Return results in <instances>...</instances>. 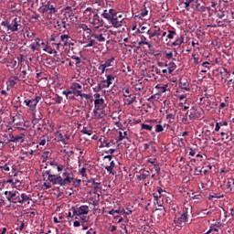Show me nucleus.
<instances>
[{
  "label": "nucleus",
  "mask_w": 234,
  "mask_h": 234,
  "mask_svg": "<svg viewBox=\"0 0 234 234\" xmlns=\"http://www.w3.org/2000/svg\"><path fill=\"white\" fill-rule=\"evenodd\" d=\"M32 101L35 102V104L37 105V103H39V101H41V97L36 96L34 99H32Z\"/></svg>",
  "instance_id": "60"
},
{
  "label": "nucleus",
  "mask_w": 234,
  "mask_h": 234,
  "mask_svg": "<svg viewBox=\"0 0 234 234\" xmlns=\"http://www.w3.org/2000/svg\"><path fill=\"white\" fill-rule=\"evenodd\" d=\"M64 17L69 20L70 23H74L78 19V17L76 16V15H74V12L72 11L66 12L64 14Z\"/></svg>",
  "instance_id": "15"
},
{
  "label": "nucleus",
  "mask_w": 234,
  "mask_h": 234,
  "mask_svg": "<svg viewBox=\"0 0 234 234\" xmlns=\"http://www.w3.org/2000/svg\"><path fill=\"white\" fill-rule=\"evenodd\" d=\"M154 169L157 173V175H160V166L158 165V164L154 165Z\"/></svg>",
  "instance_id": "64"
},
{
  "label": "nucleus",
  "mask_w": 234,
  "mask_h": 234,
  "mask_svg": "<svg viewBox=\"0 0 234 234\" xmlns=\"http://www.w3.org/2000/svg\"><path fill=\"white\" fill-rule=\"evenodd\" d=\"M112 63H114V57L107 59L102 65L104 68L109 69V67H112Z\"/></svg>",
  "instance_id": "29"
},
{
  "label": "nucleus",
  "mask_w": 234,
  "mask_h": 234,
  "mask_svg": "<svg viewBox=\"0 0 234 234\" xmlns=\"http://www.w3.org/2000/svg\"><path fill=\"white\" fill-rule=\"evenodd\" d=\"M5 195L8 202H12L13 204H19L20 194L17 191H5L4 193Z\"/></svg>",
  "instance_id": "9"
},
{
  "label": "nucleus",
  "mask_w": 234,
  "mask_h": 234,
  "mask_svg": "<svg viewBox=\"0 0 234 234\" xmlns=\"http://www.w3.org/2000/svg\"><path fill=\"white\" fill-rule=\"evenodd\" d=\"M84 14H89V23H90V25H94L96 27L95 29L100 28V27L103 26V19H101L100 17V15H98L96 11H93L92 8H87L84 11Z\"/></svg>",
  "instance_id": "4"
},
{
  "label": "nucleus",
  "mask_w": 234,
  "mask_h": 234,
  "mask_svg": "<svg viewBox=\"0 0 234 234\" xmlns=\"http://www.w3.org/2000/svg\"><path fill=\"white\" fill-rule=\"evenodd\" d=\"M205 234H218V229L210 227L209 230Z\"/></svg>",
  "instance_id": "36"
},
{
  "label": "nucleus",
  "mask_w": 234,
  "mask_h": 234,
  "mask_svg": "<svg viewBox=\"0 0 234 234\" xmlns=\"http://www.w3.org/2000/svg\"><path fill=\"white\" fill-rule=\"evenodd\" d=\"M101 16L104 19H107L109 23L112 25L113 28H120V27H123V15H119L116 9H105L101 13Z\"/></svg>",
  "instance_id": "1"
},
{
  "label": "nucleus",
  "mask_w": 234,
  "mask_h": 234,
  "mask_svg": "<svg viewBox=\"0 0 234 234\" xmlns=\"http://www.w3.org/2000/svg\"><path fill=\"white\" fill-rule=\"evenodd\" d=\"M43 50L44 52H48V54H54V57L56 58V56H58V50L56 49H52V48H48V47L45 46L43 47Z\"/></svg>",
  "instance_id": "28"
},
{
  "label": "nucleus",
  "mask_w": 234,
  "mask_h": 234,
  "mask_svg": "<svg viewBox=\"0 0 234 234\" xmlns=\"http://www.w3.org/2000/svg\"><path fill=\"white\" fill-rule=\"evenodd\" d=\"M57 26L58 27L59 31L63 33L67 32V30L70 28V25H61L60 22H57Z\"/></svg>",
  "instance_id": "22"
},
{
  "label": "nucleus",
  "mask_w": 234,
  "mask_h": 234,
  "mask_svg": "<svg viewBox=\"0 0 234 234\" xmlns=\"http://www.w3.org/2000/svg\"><path fill=\"white\" fill-rule=\"evenodd\" d=\"M19 21H17V18L13 19V25L11 26V32H17L19 30Z\"/></svg>",
  "instance_id": "19"
},
{
  "label": "nucleus",
  "mask_w": 234,
  "mask_h": 234,
  "mask_svg": "<svg viewBox=\"0 0 234 234\" xmlns=\"http://www.w3.org/2000/svg\"><path fill=\"white\" fill-rule=\"evenodd\" d=\"M116 80V77L113 75H107L106 80H101L98 84V90H103V89H109L111 85H112V82Z\"/></svg>",
  "instance_id": "8"
},
{
  "label": "nucleus",
  "mask_w": 234,
  "mask_h": 234,
  "mask_svg": "<svg viewBox=\"0 0 234 234\" xmlns=\"http://www.w3.org/2000/svg\"><path fill=\"white\" fill-rule=\"evenodd\" d=\"M184 5H185V8L186 10H187V12H189V6H191V2H189V0H186V2H184Z\"/></svg>",
  "instance_id": "50"
},
{
  "label": "nucleus",
  "mask_w": 234,
  "mask_h": 234,
  "mask_svg": "<svg viewBox=\"0 0 234 234\" xmlns=\"http://www.w3.org/2000/svg\"><path fill=\"white\" fill-rule=\"evenodd\" d=\"M189 211H191V209L186 208L183 214L176 216L174 219L176 226L179 228H182V226H186V222H187V218H189Z\"/></svg>",
  "instance_id": "6"
},
{
  "label": "nucleus",
  "mask_w": 234,
  "mask_h": 234,
  "mask_svg": "<svg viewBox=\"0 0 234 234\" xmlns=\"http://www.w3.org/2000/svg\"><path fill=\"white\" fill-rule=\"evenodd\" d=\"M139 45H147V47L149 48H151V44H149V42H147V38L144 35L141 36V40L139 42Z\"/></svg>",
  "instance_id": "32"
},
{
  "label": "nucleus",
  "mask_w": 234,
  "mask_h": 234,
  "mask_svg": "<svg viewBox=\"0 0 234 234\" xmlns=\"http://www.w3.org/2000/svg\"><path fill=\"white\" fill-rule=\"evenodd\" d=\"M79 27L81 28V30H83L84 32L87 31V30H90V29L89 28V27H88L87 25H85V24H80V25L79 26Z\"/></svg>",
  "instance_id": "51"
},
{
  "label": "nucleus",
  "mask_w": 234,
  "mask_h": 234,
  "mask_svg": "<svg viewBox=\"0 0 234 234\" xmlns=\"http://www.w3.org/2000/svg\"><path fill=\"white\" fill-rule=\"evenodd\" d=\"M35 43H36L37 47H38V48L41 46L47 47V45H45V42L41 41V39H39V38H35Z\"/></svg>",
  "instance_id": "38"
},
{
  "label": "nucleus",
  "mask_w": 234,
  "mask_h": 234,
  "mask_svg": "<svg viewBox=\"0 0 234 234\" xmlns=\"http://www.w3.org/2000/svg\"><path fill=\"white\" fill-rule=\"evenodd\" d=\"M175 36H176V31H175V30H168V34L166 35V37L168 39H174Z\"/></svg>",
  "instance_id": "34"
},
{
  "label": "nucleus",
  "mask_w": 234,
  "mask_h": 234,
  "mask_svg": "<svg viewBox=\"0 0 234 234\" xmlns=\"http://www.w3.org/2000/svg\"><path fill=\"white\" fill-rule=\"evenodd\" d=\"M71 59H75L76 65H80V63H81V58L80 57H76V55L71 56Z\"/></svg>",
  "instance_id": "48"
},
{
  "label": "nucleus",
  "mask_w": 234,
  "mask_h": 234,
  "mask_svg": "<svg viewBox=\"0 0 234 234\" xmlns=\"http://www.w3.org/2000/svg\"><path fill=\"white\" fill-rule=\"evenodd\" d=\"M129 94H130L129 88H125L124 93H123L124 98H131V95Z\"/></svg>",
  "instance_id": "58"
},
{
  "label": "nucleus",
  "mask_w": 234,
  "mask_h": 234,
  "mask_svg": "<svg viewBox=\"0 0 234 234\" xmlns=\"http://www.w3.org/2000/svg\"><path fill=\"white\" fill-rule=\"evenodd\" d=\"M210 9H211V7H206V6L198 4V2L196 3L195 10H197V12H206V10H210Z\"/></svg>",
  "instance_id": "20"
},
{
  "label": "nucleus",
  "mask_w": 234,
  "mask_h": 234,
  "mask_svg": "<svg viewBox=\"0 0 234 234\" xmlns=\"http://www.w3.org/2000/svg\"><path fill=\"white\" fill-rule=\"evenodd\" d=\"M224 196H217V195H209L208 196V200H212V198H223Z\"/></svg>",
  "instance_id": "57"
},
{
  "label": "nucleus",
  "mask_w": 234,
  "mask_h": 234,
  "mask_svg": "<svg viewBox=\"0 0 234 234\" xmlns=\"http://www.w3.org/2000/svg\"><path fill=\"white\" fill-rule=\"evenodd\" d=\"M142 129H144V131H153V125L142 124Z\"/></svg>",
  "instance_id": "43"
},
{
  "label": "nucleus",
  "mask_w": 234,
  "mask_h": 234,
  "mask_svg": "<svg viewBox=\"0 0 234 234\" xmlns=\"http://www.w3.org/2000/svg\"><path fill=\"white\" fill-rule=\"evenodd\" d=\"M192 58L194 59L195 65H198V63H200V58L197 56V53H192Z\"/></svg>",
  "instance_id": "35"
},
{
  "label": "nucleus",
  "mask_w": 234,
  "mask_h": 234,
  "mask_svg": "<svg viewBox=\"0 0 234 234\" xmlns=\"http://www.w3.org/2000/svg\"><path fill=\"white\" fill-rule=\"evenodd\" d=\"M149 14V9L144 5V8L141 11V14L138 16L139 19H145L146 16Z\"/></svg>",
  "instance_id": "24"
},
{
  "label": "nucleus",
  "mask_w": 234,
  "mask_h": 234,
  "mask_svg": "<svg viewBox=\"0 0 234 234\" xmlns=\"http://www.w3.org/2000/svg\"><path fill=\"white\" fill-rule=\"evenodd\" d=\"M24 103L27 105V107H29L30 111H36V108L37 107L32 99L25 100Z\"/></svg>",
  "instance_id": "16"
},
{
  "label": "nucleus",
  "mask_w": 234,
  "mask_h": 234,
  "mask_svg": "<svg viewBox=\"0 0 234 234\" xmlns=\"http://www.w3.org/2000/svg\"><path fill=\"white\" fill-rule=\"evenodd\" d=\"M62 94H63L64 96H66L67 98H69V94H72V93H71V91H70V89H69V90H63V91H62Z\"/></svg>",
  "instance_id": "63"
},
{
  "label": "nucleus",
  "mask_w": 234,
  "mask_h": 234,
  "mask_svg": "<svg viewBox=\"0 0 234 234\" xmlns=\"http://www.w3.org/2000/svg\"><path fill=\"white\" fill-rule=\"evenodd\" d=\"M168 74H173L176 70V64L175 62L168 63Z\"/></svg>",
  "instance_id": "26"
},
{
  "label": "nucleus",
  "mask_w": 234,
  "mask_h": 234,
  "mask_svg": "<svg viewBox=\"0 0 234 234\" xmlns=\"http://www.w3.org/2000/svg\"><path fill=\"white\" fill-rule=\"evenodd\" d=\"M79 173H80L81 176L87 177V167L83 166Z\"/></svg>",
  "instance_id": "40"
},
{
  "label": "nucleus",
  "mask_w": 234,
  "mask_h": 234,
  "mask_svg": "<svg viewBox=\"0 0 234 234\" xmlns=\"http://www.w3.org/2000/svg\"><path fill=\"white\" fill-rule=\"evenodd\" d=\"M147 176H149L148 174H141L140 176H138V180H145L147 178Z\"/></svg>",
  "instance_id": "53"
},
{
  "label": "nucleus",
  "mask_w": 234,
  "mask_h": 234,
  "mask_svg": "<svg viewBox=\"0 0 234 234\" xmlns=\"http://www.w3.org/2000/svg\"><path fill=\"white\" fill-rule=\"evenodd\" d=\"M54 174L50 173V170H47L43 173L42 176L45 178L46 176H53Z\"/></svg>",
  "instance_id": "62"
},
{
  "label": "nucleus",
  "mask_w": 234,
  "mask_h": 234,
  "mask_svg": "<svg viewBox=\"0 0 234 234\" xmlns=\"http://www.w3.org/2000/svg\"><path fill=\"white\" fill-rule=\"evenodd\" d=\"M122 140H125V137L123 135V132L119 131V136L117 137V142H122Z\"/></svg>",
  "instance_id": "42"
},
{
  "label": "nucleus",
  "mask_w": 234,
  "mask_h": 234,
  "mask_svg": "<svg viewBox=\"0 0 234 234\" xmlns=\"http://www.w3.org/2000/svg\"><path fill=\"white\" fill-rule=\"evenodd\" d=\"M190 114L188 115L189 120H196L197 118H200V113L197 112V109L195 107H192Z\"/></svg>",
  "instance_id": "18"
},
{
  "label": "nucleus",
  "mask_w": 234,
  "mask_h": 234,
  "mask_svg": "<svg viewBox=\"0 0 234 234\" xmlns=\"http://www.w3.org/2000/svg\"><path fill=\"white\" fill-rule=\"evenodd\" d=\"M24 136H25L24 133L16 135L15 137V144H23V142H25V139L23 138Z\"/></svg>",
  "instance_id": "31"
},
{
  "label": "nucleus",
  "mask_w": 234,
  "mask_h": 234,
  "mask_svg": "<svg viewBox=\"0 0 234 234\" xmlns=\"http://www.w3.org/2000/svg\"><path fill=\"white\" fill-rule=\"evenodd\" d=\"M90 37H93L99 43H105L107 39V29L101 27L97 28L94 32L90 35Z\"/></svg>",
  "instance_id": "5"
},
{
  "label": "nucleus",
  "mask_w": 234,
  "mask_h": 234,
  "mask_svg": "<svg viewBox=\"0 0 234 234\" xmlns=\"http://www.w3.org/2000/svg\"><path fill=\"white\" fill-rule=\"evenodd\" d=\"M98 45V41H96V38H90L89 43L84 46L85 48H89V47H96Z\"/></svg>",
  "instance_id": "30"
},
{
  "label": "nucleus",
  "mask_w": 234,
  "mask_h": 234,
  "mask_svg": "<svg viewBox=\"0 0 234 234\" xmlns=\"http://www.w3.org/2000/svg\"><path fill=\"white\" fill-rule=\"evenodd\" d=\"M127 101V105H133V103L136 101V97H132L131 99H128Z\"/></svg>",
  "instance_id": "54"
},
{
  "label": "nucleus",
  "mask_w": 234,
  "mask_h": 234,
  "mask_svg": "<svg viewBox=\"0 0 234 234\" xmlns=\"http://www.w3.org/2000/svg\"><path fill=\"white\" fill-rule=\"evenodd\" d=\"M72 180H74L72 174L69 173L67 170H64L62 176L53 175L48 176V182L53 186H60L61 187L72 184Z\"/></svg>",
  "instance_id": "2"
},
{
  "label": "nucleus",
  "mask_w": 234,
  "mask_h": 234,
  "mask_svg": "<svg viewBox=\"0 0 234 234\" xmlns=\"http://www.w3.org/2000/svg\"><path fill=\"white\" fill-rule=\"evenodd\" d=\"M179 87L183 90H186V92H190L191 91V86L189 85V80H187V79H186V78L180 79V80H179Z\"/></svg>",
  "instance_id": "11"
},
{
  "label": "nucleus",
  "mask_w": 234,
  "mask_h": 234,
  "mask_svg": "<svg viewBox=\"0 0 234 234\" xmlns=\"http://www.w3.org/2000/svg\"><path fill=\"white\" fill-rule=\"evenodd\" d=\"M30 48H31V50H33V51H37V52H39V50H41V48H39V47H37V44H31L30 45Z\"/></svg>",
  "instance_id": "45"
},
{
  "label": "nucleus",
  "mask_w": 234,
  "mask_h": 234,
  "mask_svg": "<svg viewBox=\"0 0 234 234\" xmlns=\"http://www.w3.org/2000/svg\"><path fill=\"white\" fill-rule=\"evenodd\" d=\"M81 224H83V223L81 222V220L76 219V220L74 221V223H73V226H74V228H80V226H81Z\"/></svg>",
  "instance_id": "52"
},
{
  "label": "nucleus",
  "mask_w": 234,
  "mask_h": 234,
  "mask_svg": "<svg viewBox=\"0 0 234 234\" xmlns=\"http://www.w3.org/2000/svg\"><path fill=\"white\" fill-rule=\"evenodd\" d=\"M82 134H87L88 136H92V129L90 128H87V127H83V129L81 130Z\"/></svg>",
  "instance_id": "33"
},
{
  "label": "nucleus",
  "mask_w": 234,
  "mask_h": 234,
  "mask_svg": "<svg viewBox=\"0 0 234 234\" xmlns=\"http://www.w3.org/2000/svg\"><path fill=\"white\" fill-rule=\"evenodd\" d=\"M147 163L152 164V165H156V158H149Z\"/></svg>",
  "instance_id": "59"
},
{
  "label": "nucleus",
  "mask_w": 234,
  "mask_h": 234,
  "mask_svg": "<svg viewBox=\"0 0 234 234\" xmlns=\"http://www.w3.org/2000/svg\"><path fill=\"white\" fill-rule=\"evenodd\" d=\"M165 58H166V59H173V52L170 51V52L165 53Z\"/></svg>",
  "instance_id": "61"
},
{
  "label": "nucleus",
  "mask_w": 234,
  "mask_h": 234,
  "mask_svg": "<svg viewBox=\"0 0 234 234\" xmlns=\"http://www.w3.org/2000/svg\"><path fill=\"white\" fill-rule=\"evenodd\" d=\"M102 116H104L103 112L100 110V108H94L93 114L91 116L92 120H99Z\"/></svg>",
  "instance_id": "14"
},
{
  "label": "nucleus",
  "mask_w": 234,
  "mask_h": 234,
  "mask_svg": "<svg viewBox=\"0 0 234 234\" xmlns=\"http://www.w3.org/2000/svg\"><path fill=\"white\" fill-rule=\"evenodd\" d=\"M104 169H106V171H107L110 175H116V171H114V168H112V166L106 165V166L104 167Z\"/></svg>",
  "instance_id": "37"
},
{
  "label": "nucleus",
  "mask_w": 234,
  "mask_h": 234,
  "mask_svg": "<svg viewBox=\"0 0 234 234\" xmlns=\"http://www.w3.org/2000/svg\"><path fill=\"white\" fill-rule=\"evenodd\" d=\"M60 39L63 43V47H67V45H69V40L70 39V36L67 34L61 35Z\"/></svg>",
  "instance_id": "23"
},
{
  "label": "nucleus",
  "mask_w": 234,
  "mask_h": 234,
  "mask_svg": "<svg viewBox=\"0 0 234 234\" xmlns=\"http://www.w3.org/2000/svg\"><path fill=\"white\" fill-rule=\"evenodd\" d=\"M100 142H103V143H102V147H111V145H112L111 143L105 142V137L101 138V139H100Z\"/></svg>",
  "instance_id": "41"
},
{
  "label": "nucleus",
  "mask_w": 234,
  "mask_h": 234,
  "mask_svg": "<svg viewBox=\"0 0 234 234\" xmlns=\"http://www.w3.org/2000/svg\"><path fill=\"white\" fill-rule=\"evenodd\" d=\"M182 43H184V37L180 36L172 43V47H180Z\"/></svg>",
  "instance_id": "21"
},
{
  "label": "nucleus",
  "mask_w": 234,
  "mask_h": 234,
  "mask_svg": "<svg viewBox=\"0 0 234 234\" xmlns=\"http://www.w3.org/2000/svg\"><path fill=\"white\" fill-rule=\"evenodd\" d=\"M167 87L168 85L167 84H165V85H160V84H157L155 86V89H157V90H159V92L162 94L164 92H167Z\"/></svg>",
  "instance_id": "25"
},
{
  "label": "nucleus",
  "mask_w": 234,
  "mask_h": 234,
  "mask_svg": "<svg viewBox=\"0 0 234 234\" xmlns=\"http://www.w3.org/2000/svg\"><path fill=\"white\" fill-rule=\"evenodd\" d=\"M164 131V126L162 124H156L155 133H162Z\"/></svg>",
  "instance_id": "46"
},
{
  "label": "nucleus",
  "mask_w": 234,
  "mask_h": 234,
  "mask_svg": "<svg viewBox=\"0 0 234 234\" xmlns=\"http://www.w3.org/2000/svg\"><path fill=\"white\" fill-rule=\"evenodd\" d=\"M98 70H101V74L105 73V70H107V68H105V66L103 64H101L98 68Z\"/></svg>",
  "instance_id": "49"
},
{
  "label": "nucleus",
  "mask_w": 234,
  "mask_h": 234,
  "mask_svg": "<svg viewBox=\"0 0 234 234\" xmlns=\"http://www.w3.org/2000/svg\"><path fill=\"white\" fill-rule=\"evenodd\" d=\"M40 10L42 12V14H56V12H58V8L56 4H54V2H47L46 4L42 5V6H40Z\"/></svg>",
  "instance_id": "7"
},
{
  "label": "nucleus",
  "mask_w": 234,
  "mask_h": 234,
  "mask_svg": "<svg viewBox=\"0 0 234 234\" xmlns=\"http://www.w3.org/2000/svg\"><path fill=\"white\" fill-rule=\"evenodd\" d=\"M80 98H84L85 100H90V95L87 93H83V91H80V94H79Z\"/></svg>",
  "instance_id": "44"
},
{
  "label": "nucleus",
  "mask_w": 234,
  "mask_h": 234,
  "mask_svg": "<svg viewBox=\"0 0 234 234\" xmlns=\"http://www.w3.org/2000/svg\"><path fill=\"white\" fill-rule=\"evenodd\" d=\"M147 34L149 36L150 39H153V37H157L159 36H162V30L160 27H155V29L154 31H150V29L147 31Z\"/></svg>",
  "instance_id": "12"
},
{
  "label": "nucleus",
  "mask_w": 234,
  "mask_h": 234,
  "mask_svg": "<svg viewBox=\"0 0 234 234\" xmlns=\"http://www.w3.org/2000/svg\"><path fill=\"white\" fill-rule=\"evenodd\" d=\"M17 80H18L17 77H10L8 79L7 83H8L9 87H16V84L17 83Z\"/></svg>",
  "instance_id": "27"
},
{
  "label": "nucleus",
  "mask_w": 234,
  "mask_h": 234,
  "mask_svg": "<svg viewBox=\"0 0 234 234\" xmlns=\"http://www.w3.org/2000/svg\"><path fill=\"white\" fill-rule=\"evenodd\" d=\"M199 217H201V218H204V217H206V215H209V211H207V209L201 210L198 213Z\"/></svg>",
  "instance_id": "39"
},
{
  "label": "nucleus",
  "mask_w": 234,
  "mask_h": 234,
  "mask_svg": "<svg viewBox=\"0 0 234 234\" xmlns=\"http://www.w3.org/2000/svg\"><path fill=\"white\" fill-rule=\"evenodd\" d=\"M71 210L73 211V217H75V220H80V222L85 223L87 222V215H89V206L81 205L71 207Z\"/></svg>",
  "instance_id": "3"
},
{
  "label": "nucleus",
  "mask_w": 234,
  "mask_h": 234,
  "mask_svg": "<svg viewBox=\"0 0 234 234\" xmlns=\"http://www.w3.org/2000/svg\"><path fill=\"white\" fill-rule=\"evenodd\" d=\"M104 103H105V100H103V99L95 100L94 101V108L100 109L101 111H102Z\"/></svg>",
  "instance_id": "17"
},
{
  "label": "nucleus",
  "mask_w": 234,
  "mask_h": 234,
  "mask_svg": "<svg viewBox=\"0 0 234 234\" xmlns=\"http://www.w3.org/2000/svg\"><path fill=\"white\" fill-rule=\"evenodd\" d=\"M69 91L78 98L80 92H83V86L78 82H73L69 87Z\"/></svg>",
  "instance_id": "10"
},
{
  "label": "nucleus",
  "mask_w": 234,
  "mask_h": 234,
  "mask_svg": "<svg viewBox=\"0 0 234 234\" xmlns=\"http://www.w3.org/2000/svg\"><path fill=\"white\" fill-rule=\"evenodd\" d=\"M70 24L71 23L69 22V20L68 18H66L65 16L60 23V25H69V27H70Z\"/></svg>",
  "instance_id": "55"
},
{
  "label": "nucleus",
  "mask_w": 234,
  "mask_h": 234,
  "mask_svg": "<svg viewBox=\"0 0 234 234\" xmlns=\"http://www.w3.org/2000/svg\"><path fill=\"white\" fill-rule=\"evenodd\" d=\"M3 171H10V163H6L5 165L2 166Z\"/></svg>",
  "instance_id": "56"
},
{
  "label": "nucleus",
  "mask_w": 234,
  "mask_h": 234,
  "mask_svg": "<svg viewBox=\"0 0 234 234\" xmlns=\"http://www.w3.org/2000/svg\"><path fill=\"white\" fill-rule=\"evenodd\" d=\"M30 197H28L27 194L22 193L20 195V198H18V204H30Z\"/></svg>",
  "instance_id": "13"
},
{
  "label": "nucleus",
  "mask_w": 234,
  "mask_h": 234,
  "mask_svg": "<svg viewBox=\"0 0 234 234\" xmlns=\"http://www.w3.org/2000/svg\"><path fill=\"white\" fill-rule=\"evenodd\" d=\"M153 197H154L155 202H158V200H160V198H162V195L158 194L157 192L154 193Z\"/></svg>",
  "instance_id": "47"
}]
</instances>
